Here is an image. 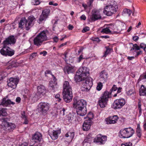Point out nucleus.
I'll use <instances>...</instances> for the list:
<instances>
[{"instance_id": "nucleus-1", "label": "nucleus", "mask_w": 146, "mask_h": 146, "mask_svg": "<svg viewBox=\"0 0 146 146\" xmlns=\"http://www.w3.org/2000/svg\"><path fill=\"white\" fill-rule=\"evenodd\" d=\"M62 95L63 99L66 102H69L72 101V87L68 81H64L63 84Z\"/></svg>"}, {"instance_id": "nucleus-2", "label": "nucleus", "mask_w": 146, "mask_h": 146, "mask_svg": "<svg viewBox=\"0 0 146 146\" xmlns=\"http://www.w3.org/2000/svg\"><path fill=\"white\" fill-rule=\"evenodd\" d=\"M48 34V32L47 30L40 32L34 38V44L38 47L41 46L44 42L48 40L47 37Z\"/></svg>"}, {"instance_id": "nucleus-3", "label": "nucleus", "mask_w": 146, "mask_h": 146, "mask_svg": "<svg viewBox=\"0 0 146 146\" xmlns=\"http://www.w3.org/2000/svg\"><path fill=\"white\" fill-rule=\"evenodd\" d=\"M35 19V17L33 16L29 17L27 20L25 18H22L19 23V28H23L25 25L26 30H29L32 26L33 21Z\"/></svg>"}, {"instance_id": "nucleus-4", "label": "nucleus", "mask_w": 146, "mask_h": 146, "mask_svg": "<svg viewBox=\"0 0 146 146\" xmlns=\"http://www.w3.org/2000/svg\"><path fill=\"white\" fill-rule=\"evenodd\" d=\"M110 94L108 91H106L99 98L98 104L101 108H104L107 105L108 99L111 97Z\"/></svg>"}, {"instance_id": "nucleus-5", "label": "nucleus", "mask_w": 146, "mask_h": 146, "mask_svg": "<svg viewBox=\"0 0 146 146\" xmlns=\"http://www.w3.org/2000/svg\"><path fill=\"white\" fill-rule=\"evenodd\" d=\"M115 3L113 5H106L103 11V13L108 16H111L115 13L118 9L117 6Z\"/></svg>"}, {"instance_id": "nucleus-6", "label": "nucleus", "mask_w": 146, "mask_h": 146, "mask_svg": "<svg viewBox=\"0 0 146 146\" xmlns=\"http://www.w3.org/2000/svg\"><path fill=\"white\" fill-rule=\"evenodd\" d=\"M134 132L133 129L131 127L124 128L120 131V137L123 138H129L132 136Z\"/></svg>"}, {"instance_id": "nucleus-7", "label": "nucleus", "mask_w": 146, "mask_h": 146, "mask_svg": "<svg viewBox=\"0 0 146 146\" xmlns=\"http://www.w3.org/2000/svg\"><path fill=\"white\" fill-rule=\"evenodd\" d=\"M3 48L0 50V53L2 55L11 56L14 55L15 52L14 50H11L7 46H5L4 44H3Z\"/></svg>"}, {"instance_id": "nucleus-8", "label": "nucleus", "mask_w": 146, "mask_h": 146, "mask_svg": "<svg viewBox=\"0 0 146 146\" xmlns=\"http://www.w3.org/2000/svg\"><path fill=\"white\" fill-rule=\"evenodd\" d=\"M38 106V109L39 112L44 113H46L49 110L50 105L47 102H41L39 104Z\"/></svg>"}, {"instance_id": "nucleus-9", "label": "nucleus", "mask_w": 146, "mask_h": 146, "mask_svg": "<svg viewBox=\"0 0 146 146\" xmlns=\"http://www.w3.org/2000/svg\"><path fill=\"white\" fill-rule=\"evenodd\" d=\"M125 100L123 98L115 100L112 105V107L114 109H120L125 104Z\"/></svg>"}, {"instance_id": "nucleus-10", "label": "nucleus", "mask_w": 146, "mask_h": 146, "mask_svg": "<svg viewBox=\"0 0 146 146\" xmlns=\"http://www.w3.org/2000/svg\"><path fill=\"white\" fill-rule=\"evenodd\" d=\"M85 82L83 84L82 87V90L87 91L91 88L92 85V79L91 77L87 76L85 78Z\"/></svg>"}, {"instance_id": "nucleus-11", "label": "nucleus", "mask_w": 146, "mask_h": 146, "mask_svg": "<svg viewBox=\"0 0 146 146\" xmlns=\"http://www.w3.org/2000/svg\"><path fill=\"white\" fill-rule=\"evenodd\" d=\"M106 136L102 135L101 134L98 135L94 139V142L99 145L104 144L107 141Z\"/></svg>"}, {"instance_id": "nucleus-12", "label": "nucleus", "mask_w": 146, "mask_h": 146, "mask_svg": "<svg viewBox=\"0 0 146 146\" xmlns=\"http://www.w3.org/2000/svg\"><path fill=\"white\" fill-rule=\"evenodd\" d=\"M18 82V78H11L7 81V85L9 87L15 89L17 87Z\"/></svg>"}, {"instance_id": "nucleus-13", "label": "nucleus", "mask_w": 146, "mask_h": 146, "mask_svg": "<svg viewBox=\"0 0 146 146\" xmlns=\"http://www.w3.org/2000/svg\"><path fill=\"white\" fill-rule=\"evenodd\" d=\"M16 41V40L13 36H9L6 38L3 42V44H4L5 46H8L9 44H14Z\"/></svg>"}, {"instance_id": "nucleus-14", "label": "nucleus", "mask_w": 146, "mask_h": 146, "mask_svg": "<svg viewBox=\"0 0 146 146\" xmlns=\"http://www.w3.org/2000/svg\"><path fill=\"white\" fill-rule=\"evenodd\" d=\"M101 16L98 11L96 10H93L92 12V15L90 19L92 21H95L101 18Z\"/></svg>"}, {"instance_id": "nucleus-15", "label": "nucleus", "mask_w": 146, "mask_h": 146, "mask_svg": "<svg viewBox=\"0 0 146 146\" xmlns=\"http://www.w3.org/2000/svg\"><path fill=\"white\" fill-rule=\"evenodd\" d=\"M92 118V117H88V119L85 121L82 125L84 131H87L89 129L90 127Z\"/></svg>"}, {"instance_id": "nucleus-16", "label": "nucleus", "mask_w": 146, "mask_h": 146, "mask_svg": "<svg viewBox=\"0 0 146 146\" xmlns=\"http://www.w3.org/2000/svg\"><path fill=\"white\" fill-rule=\"evenodd\" d=\"M15 104V102L11 101V100L8 99L5 97L2 99L0 104V105H2L4 107H6L11 104L14 105Z\"/></svg>"}, {"instance_id": "nucleus-17", "label": "nucleus", "mask_w": 146, "mask_h": 146, "mask_svg": "<svg viewBox=\"0 0 146 146\" xmlns=\"http://www.w3.org/2000/svg\"><path fill=\"white\" fill-rule=\"evenodd\" d=\"M80 74L84 76L85 78L88 76L89 75V69L86 67H82L80 68L78 70Z\"/></svg>"}, {"instance_id": "nucleus-18", "label": "nucleus", "mask_w": 146, "mask_h": 146, "mask_svg": "<svg viewBox=\"0 0 146 146\" xmlns=\"http://www.w3.org/2000/svg\"><path fill=\"white\" fill-rule=\"evenodd\" d=\"M86 101L83 100H81L76 102V109H80L82 108L86 107Z\"/></svg>"}, {"instance_id": "nucleus-19", "label": "nucleus", "mask_w": 146, "mask_h": 146, "mask_svg": "<svg viewBox=\"0 0 146 146\" xmlns=\"http://www.w3.org/2000/svg\"><path fill=\"white\" fill-rule=\"evenodd\" d=\"M118 119V117L117 115L110 117L106 119V122L108 124H114L116 123Z\"/></svg>"}, {"instance_id": "nucleus-20", "label": "nucleus", "mask_w": 146, "mask_h": 146, "mask_svg": "<svg viewBox=\"0 0 146 146\" xmlns=\"http://www.w3.org/2000/svg\"><path fill=\"white\" fill-rule=\"evenodd\" d=\"M108 73L105 70L102 71L100 74V81L104 83L105 82L108 78Z\"/></svg>"}, {"instance_id": "nucleus-21", "label": "nucleus", "mask_w": 146, "mask_h": 146, "mask_svg": "<svg viewBox=\"0 0 146 146\" xmlns=\"http://www.w3.org/2000/svg\"><path fill=\"white\" fill-rule=\"evenodd\" d=\"M42 135L39 132L35 133L32 137V140L35 142H39L42 139Z\"/></svg>"}, {"instance_id": "nucleus-22", "label": "nucleus", "mask_w": 146, "mask_h": 146, "mask_svg": "<svg viewBox=\"0 0 146 146\" xmlns=\"http://www.w3.org/2000/svg\"><path fill=\"white\" fill-rule=\"evenodd\" d=\"M58 88V86L56 82H53L52 81L50 82L49 85V88L52 92H54L57 90Z\"/></svg>"}, {"instance_id": "nucleus-23", "label": "nucleus", "mask_w": 146, "mask_h": 146, "mask_svg": "<svg viewBox=\"0 0 146 146\" xmlns=\"http://www.w3.org/2000/svg\"><path fill=\"white\" fill-rule=\"evenodd\" d=\"M76 111L77 115L82 116H84L87 113L86 107L76 109Z\"/></svg>"}, {"instance_id": "nucleus-24", "label": "nucleus", "mask_w": 146, "mask_h": 146, "mask_svg": "<svg viewBox=\"0 0 146 146\" xmlns=\"http://www.w3.org/2000/svg\"><path fill=\"white\" fill-rule=\"evenodd\" d=\"M64 70L65 73L69 74L73 73L74 71V69L73 66L68 65L64 68Z\"/></svg>"}, {"instance_id": "nucleus-25", "label": "nucleus", "mask_w": 146, "mask_h": 146, "mask_svg": "<svg viewBox=\"0 0 146 146\" xmlns=\"http://www.w3.org/2000/svg\"><path fill=\"white\" fill-rule=\"evenodd\" d=\"M78 71H77L74 77L75 80L76 82H80L84 80L85 77L79 73Z\"/></svg>"}, {"instance_id": "nucleus-26", "label": "nucleus", "mask_w": 146, "mask_h": 146, "mask_svg": "<svg viewBox=\"0 0 146 146\" xmlns=\"http://www.w3.org/2000/svg\"><path fill=\"white\" fill-rule=\"evenodd\" d=\"M60 133V131L53 130L52 132V134H50L49 132L48 133L52 139L53 140H55L58 138V134Z\"/></svg>"}, {"instance_id": "nucleus-27", "label": "nucleus", "mask_w": 146, "mask_h": 146, "mask_svg": "<svg viewBox=\"0 0 146 146\" xmlns=\"http://www.w3.org/2000/svg\"><path fill=\"white\" fill-rule=\"evenodd\" d=\"M139 93L140 96H146V88L143 85L141 86L139 89Z\"/></svg>"}, {"instance_id": "nucleus-28", "label": "nucleus", "mask_w": 146, "mask_h": 146, "mask_svg": "<svg viewBox=\"0 0 146 146\" xmlns=\"http://www.w3.org/2000/svg\"><path fill=\"white\" fill-rule=\"evenodd\" d=\"M37 91L38 93L41 94L44 92L46 91L45 88L43 85H40L38 86L37 88Z\"/></svg>"}, {"instance_id": "nucleus-29", "label": "nucleus", "mask_w": 146, "mask_h": 146, "mask_svg": "<svg viewBox=\"0 0 146 146\" xmlns=\"http://www.w3.org/2000/svg\"><path fill=\"white\" fill-rule=\"evenodd\" d=\"M7 130L11 131L13 130L15 127V124L11 123H7Z\"/></svg>"}, {"instance_id": "nucleus-30", "label": "nucleus", "mask_w": 146, "mask_h": 146, "mask_svg": "<svg viewBox=\"0 0 146 146\" xmlns=\"http://www.w3.org/2000/svg\"><path fill=\"white\" fill-rule=\"evenodd\" d=\"M136 133L138 137L139 138H140L141 135V132L140 126V125L139 124H138L137 125L136 129Z\"/></svg>"}, {"instance_id": "nucleus-31", "label": "nucleus", "mask_w": 146, "mask_h": 146, "mask_svg": "<svg viewBox=\"0 0 146 146\" xmlns=\"http://www.w3.org/2000/svg\"><path fill=\"white\" fill-rule=\"evenodd\" d=\"M74 136V133L73 132H68L65 135V136L67 137H69V139H71V141L73 138Z\"/></svg>"}, {"instance_id": "nucleus-32", "label": "nucleus", "mask_w": 146, "mask_h": 146, "mask_svg": "<svg viewBox=\"0 0 146 146\" xmlns=\"http://www.w3.org/2000/svg\"><path fill=\"white\" fill-rule=\"evenodd\" d=\"M101 32V33L108 34L111 32V31L108 27L103 29Z\"/></svg>"}, {"instance_id": "nucleus-33", "label": "nucleus", "mask_w": 146, "mask_h": 146, "mask_svg": "<svg viewBox=\"0 0 146 146\" xmlns=\"http://www.w3.org/2000/svg\"><path fill=\"white\" fill-rule=\"evenodd\" d=\"M138 108L139 110V115H140L142 113V109L141 108V99H138Z\"/></svg>"}, {"instance_id": "nucleus-34", "label": "nucleus", "mask_w": 146, "mask_h": 146, "mask_svg": "<svg viewBox=\"0 0 146 146\" xmlns=\"http://www.w3.org/2000/svg\"><path fill=\"white\" fill-rule=\"evenodd\" d=\"M106 50L105 52L104 55L103 56V57H106V56L110 53L111 51V48H108V47H106Z\"/></svg>"}, {"instance_id": "nucleus-35", "label": "nucleus", "mask_w": 146, "mask_h": 146, "mask_svg": "<svg viewBox=\"0 0 146 146\" xmlns=\"http://www.w3.org/2000/svg\"><path fill=\"white\" fill-rule=\"evenodd\" d=\"M50 12V10L49 9H45L42 12V14L44 15L45 16L47 17Z\"/></svg>"}, {"instance_id": "nucleus-36", "label": "nucleus", "mask_w": 146, "mask_h": 146, "mask_svg": "<svg viewBox=\"0 0 146 146\" xmlns=\"http://www.w3.org/2000/svg\"><path fill=\"white\" fill-rule=\"evenodd\" d=\"M47 17L45 16L44 15L41 14L40 15V17L39 18V21L38 23H41L42 21L45 20Z\"/></svg>"}, {"instance_id": "nucleus-37", "label": "nucleus", "mask_w": 146, "mask_h": 146, "mask_svg": "<svg viewBox=\"0 0 146 146\" xmlns=\"http://www.w3.org/2000/svg\"><path fill=\"white\" fill-rule=\"evenodd\" d=\"M6 109L4 108H1L0 109L1 115L6 116L7 115V113L6 111Z\"/></svg>"}, {"instance_id": "nucleus-38", "label": "nucleus", "mask_w": 146, "mask_h": 146, "mask_svg": "<svg viewBox=\"0 0 146 146\" xmlns=\"http://www.w3.org/2000/svg\"><path fill=\"white\" fill-rule=\"evenodd\" d=\"M21 117L22 118L24 119V121L23 123L25 124H28V121L27 119L26 116L25 115L24 112L22 114Z\"/></svg>"}, {"instance_id": "nucleus-39", "label": "nucleus", "mask_w": 146, "mask_h": 146, "mask_svg": "<svg viewBox=\"0 0 146 146\" xmlns=\"http://www.w3.org/2000/svg\"><path fill=\"white\" fill-rule=\"evenodd\" d=\"M117 88L116 87V86L115 85H113L112 88L110 89V92H108L110 93L109 95L111 96V95L112 92L113 91H115L117 89Z\"/></svg>"}, {"instance_id": "nucleus-40", "label": "nucleus", "mask_w": 146, "mask_h": 146, "mask_svg": "<svg viewBox=\"0 0 146 146\" xmlns=\"http://www.w3.org/2000/svg\"><path fill=\"white\" fill-rule=\"evenodd\" d=\"M109 29L111 30V32H112V31L114 32H117V31L115 29L116 27L115 26L111 25L109 26Z\"/></svg>"}, {"instance_id": "nucleus-41", "label": "nucleus", "mask_w": 146, "mask_h": 146, "mask_svg": "<svg viewBox=\"0 0 146 146\" xmlns=\"http://www.w3.org/2000/svg\"><path fill=\"white\" fill-rule=\"evenodd\" d=\"M145 79H146V71L140 76L139 80H141Z\"/></svg>"}, {"instance_id": "nucleus-42", "label": "nucleus", "mask_w": 146, "mask_h": 146, "mask_svg": "<svg viewBox=\"0 0 146 146\" xmlns=\"http://www.w3.org/2000/svg\"><path fill=\"white\" fill-rule=\"evenodd\" d=\"M123 11L124 13L128 14L129 16H130L132 12V11L131 10L127 9H124Z\"/></svg>"}, {"instance_id": "nucleus-43", "label": "nucleus", "mask_w": 146, "mask_h": 146, "mask_svg": "<svg viewBox=\"0 0 146 146\" xmlns=\"http://www.w3.org/2000/svg\"><path fill=\"white\" fill-rule=\"evenodd\" d=\"M140 48H141L143 49L146 52V45L143 43H141L140 44Z\"/></svg>"}, {"instance_id": "nucleus-44", "label": "nucleus", "mask_w": 146, "mask_h": 146, "mask_svg": "<svg viewBox=\"0 0 146 146\" xmlns=\"http://www.w3.org/2000/svg\"><path fill=\"white\" fill-rule=\"evenodd\" d=\"M102 83L101 82H99L98 83L97 86L96 88L97 89L98 91L102 89Z\"/></svg>"}, {"instance_id": "nucleus-45", "label": "nucleus", "mask_w": 146, "mask_h": 146, "mask_svg": "<svg viewBox=\"0 0 146 146\" xmlns=\"http://www.w3.org/2000/svg\"><path fill=\"white\" fill-rule=\"evenodd\" d=\"M131 44H132L134 46V47L135 48V50H139L140 49V47L138 46L137 44H133V43H131Z\"/></svg>"}, {"instance_id": "nucleus-46", "label": "nucleus", "mask_w": 146, "mask_h": 146, "mask_svg": "<svg viewBox=\"0 0 146 146\" xmlns=\"http://www.w3.org/2000/svg\"><path fill=\"white\" fill-rule=\"evenodd\" d=\"M121 146H132V143L129 142L121 145Z\"/></svg>"}, {"instance_id": "nucleus-47", "label": "nucleus", "mask_w": 146, "mask_h": 146, "mask_svg": "<svg viewBox=\"0 0 146 146\" xmlns=\"http://www.w3.org/2000/svg\"><path fill=\"white\" fill-rule=\"evenodd\" d=\"M134 92V90L133 89H131L127 92V93L128 95H131L132 94H133Z\"/></svg>"}, {"instance_id": "nucleus-48", "label": "nucleus", "mask_w": 146, "mask_h": 146, "mask_svg": "<svg viewBox=\"0 0 146 146\" xmlns=\"http://www.w3.org/2000/svg\"><path fill=\"white\" fill-rule=\"evenodd\" d=\"M0 121L2 122H7L8 120V119L7 118H2L0 119Z\"/></svg>"}, {"instance_id": "nucleus-49", "label": "nucleus", "mask_w": 146, "mask_h": 146, "mask_svg": "<svg viewBox=\"0 0 146 146\" xmlns=\"http://www.w3.org/2000/svg\"><path fill=\"white\" fill-rule=\"evenodd\" d=\"M90 30V28L88 27H86L85 28H84L82 30V33H85Z\"/></svg>"}, {"instance_id": "nucleus-50", "label": "nucleus", "mask_w": 146, "mask_h": 146, "mask_svg": "<svg viewBox=\"0 0 146 146\" xmlns=\"http://www.w3.org/2000/svg\"><path fill=\"white\" fill-rule=\"evenodd\" d=\"M65 111V109L63 108L62 110L60 111V115L61 116H64V115Z\"/></svg>"}, {"instance_id": "nucleus-51", "label": "nucleus", "mask_w": 146, "mask_h": 146, "mask_svg": "<svg viewBox=\"0 0 146 146\" xmlns=\"http://www.w3.org/2000/svg\"><path fill=\"white\" fill-rule=\"evenodd\" d=\"M91 141V138L89 137H87L86 139H85L84 141V143H89Z\"/></svg>"}, {"instance_id": "nucleus-52", "label": "nucleus", "mask_w": 146, "mask_h": 146, "mask_svg": "<svg viewBox=\"0 0 146 146\" xmlns=\"http://www.w3.org/2000/svg\"><path fill=\"white\" fill-rule=\"evenodd\" d=\"M33 3L34 5H37L39 4L40 2L39 0H33Z\"/></svg>"}, {"instance_id": "nucleus-53", "label": "nucleus", "mask_w": 146, "mask_h": 146, "mask_svg": "<svg viewBox=\"0 0 146 146\" xmlns=\"http://www.w3.org/2000/svg\"><path fill=\"white\" fill-rule=\"evenodd\" d=\"M60 95L59 94H56L55 96V98L56 99H58V101L59 102H60L61 101V99L60 98Z\"/></svg>"}, {"instance_id": "nucleus-54", "label": "nucleus", "mask_w": 146, "mask_h": 146, "mask_svg": "<svg viewBox=\"0 0 146 146\" xmlns=\"http://www.w3.org/2000/svg\"><path fill=\"white\" fill-rule=\"evenodd\" d=\"M36 53H32L31 54V55L30 56V59H32L34 57L36 56Z\"/></svg>"}, {"instance_id": "nucleus-55", "label": "nucleus", "mask_w": 146, "mask_h": 146, "mask_svg": "<svg viewBox=\"0 0 146 146\" xmlns=\"http://www.w3.org/2000/svg\"><path fill=\"white\" fill-rule=\"evenodd\" d=\"M139 39V37L137 36H133V40L135 41H137V40Z\"/></svg>"}, {"instance_id": "nucleus-56", "label": "nucleus", "mask_w": 146, "mask_h": 146, "mask_svg": "<svg viewBox=\"0 0 146 146\" xmlns=\"http://www.w3.org/2000/svg\"><path fill=\"white\" fill-rule=\"evenodd\" d=\"M47 52L46 51H43V52H41L40 54V55L43 54V56H44L47 54Z\"/></svg>"}, {"instance_id": "nucleus-57", "label": "nucleus", "mask_w": 146, "mask_h": 146, "mask_svg": "<svg viewBox=\"0 0 146 146\" xmlns=\"http://www.w3.org/2000/svg\"><path fill=\"white\" fill-rule=\"evenodd\" d=\"M80 18L81 20H85L86 19V17L84 15H83L80 17Z\"/></svg>"}, {"instance_id": "nucleus-58", "label": "nucleus", "mask_w": 146, "mask_h": 146, "mask_svg": "<svg viewBox=\"0 0 146 146\" xmlns=\"http://www.w3.org/2000/svg\"><path fill=\"white\" fill-rule=\"evenodd\" d=\"M53 40L54 42H57L58 40V37L57 36H55L53 38Z\"/></svg>"}, {"instance_id": "nucleus-59", "label": "nucleus", "mask_w": 146, "mask_h": 146, "mask_svg": "<svg viewBox=\"0 0 146 146\" xmlns=\"http://www.w3.org/2000/svg\"><path fill=\"white\" fill-rule=\"evenodd\" d=\"M51 74V72L49 70H47L45 71V74L46 76V74Z\"/></svg>"}, {"instance_id": "nucleus-60", "label": "nucleus", "mask_w": 146, "mask_h": 146, "mask_svg": "<svg viewBox=\"0 0 146 146\" xmlns=\"http://www.w3.org/2000/svg\"><path fill=\"white\" fill-rule=\"evenodd\" d=\"M68 29L69 30H72L74 28V26L71 25H69L68 27Z\"/></svg>"}, {"instance_id": "nucleus-61", "label": "nucleus", "mask_w": 146, "mask_h": 146, "mask_svg": "<svg viewBox=\"0 0 146 146\" xmlns=\"http://www.w3.org/2000/svg\"><path fill=\"white\" fill-rule=\"evenodd\" d=\"M28 144L26 142H24L21 144L19 146H27Z\"/></svg>"}, {"instance_id": "nucleus-62", "label": "nucleus", "mask_w": 146, "mask_h": 146, "mask_svg": "<svg viewBox=\"0 0 146 146\" xmlns=\"http://www.w3.org/2000/svg\"><path fill=\"white\" fill-rule=\"evenodd\" d=\"M21 98L19 97H17L16 99V101L18 103H19L20 102Z\"/></svg>"}, {"instance_id": "nucleus-63", "label": "nucleus", "mask_w": 146, "mask_h": 146, "mask_svg": "<svg viewBox=\"0 0 146 146\" xmlns=\"http://www.w3.org/2000/svg\"><path fill=\"white\" fill-rule=\"evenodd\" d=\"M83 59V56L82 55H81L78 58V62H80L81 60Z\"/></svg>"}, {"instance_id": "nucleus-64", "label": "nucleus", "mask_w": 146, "mask_h": 146, "mask_svg": "<svg viewBox=\"0 0 146 146\" xmlns=\"http://www.w3.org/2000/svg\"><path fill=\"white\" fill-rule=\"evenodd\" d=\"M143 127L144 130L146 131V120L143 125Z\"/></svg>"}]
</instances>
